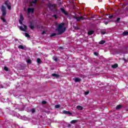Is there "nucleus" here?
I'll list each match as a JSON object with an SVG mask.
<instances>
[{
  "mask_svg": "<svg viewBox=\"0 0 128 128\" xmlns=\"http://www.w3.org/2000/svg\"><path fill=\"white\" fill-rule=\"evenodd\" d=\"M66 26V23H61L58 25V26L57 27V28L56 29V32H58V36H60V34H64V32H66V27H64Z\"/></svg>",
  "mask_w": 128,
  "mask_h": 128,
  "instance_id": "obj_1",
  "label": "nucleus"
},
{
  "mask_svg": "<svg viewBox=\"0 0 128 128\" xmlns=\"http://www.w3.org/2000/svg\"><path fill=\"white\" fill-rule=\"evenodd\" d=\"M24 16H22V14H20V18L19 20V23L20 24H22L24 28H22V26H20L19 27V28L20 30H22V32H26V30H28V26L26 25H24V24H22V21H24Z\"/></svg>",
  "mask_w": 128,
  "mask_h": 128,
  "instance_id": "obj_2",
  "label": "nucleus"
},
{
  "mask_svg": "<svg viewBox=\"0 0 128 128\" xmlns=\"http://www.w3.org/2000/svg\"><path fill=\"white\" fill-rule=\"evenodd\" d=\"M1 11L2 12V16H6V7L4 6H2Z\"/></svg>",
  "mask_w": 128,
  "mask_h": 128,
  "instance_id": "obj_3",
  "label": "nucleus"
},
{
  "mask_svg": "<svg viewBox=\"0 0 128 128\" xmlns=\"http://www.w3.org/2000/svg\"><path fill=\"white\" fill-rule=\"evenodd\" d=\"M56 4H48V8L50 10H54L56 8Z\"/></svg>",
  "mask_w": 128,
  "mask_h": 128,
  "instance_id": "obj_4",
  "label": "nucleus"
},
{
  "mask_svg": "<svg viewBox=\"0 0 128 128\" xmlns=\"http://www.w3.org/2000/svg\"><path fill=\"white\" fill-rule=\"evenodd\" d=\"M4 4L6 6L8 9L10 10H12V6H10L11 3L10 1H6Z\"/></svg>",
  "mask_w": 128,
  "mask_h": 128,
  "instance_id": "obj_5",
  "label": "nucleus"
},
{
  "mask_svg": "<svg viewBox=\"0 0 128 128\" xmlns=\"http://www.w3.org/2000/svg\"><path fill=\"white\" fill-rule=\"evenodd\" d=\"M77 22H80V20H84V18L83 16H81L80 17H76V18Z\"/></svg>",
  "mask_w": 128,
  "mask_h": 128,
  "instance_id": "obj_6",
  "label": "nucleus"
},
{
  "mask_svg": "<svg viewBox=\"0 0 128 128\" xmlns=\"http://www.w3.org/2000/svg\"><path fill=\"white\" fill-rule=\"evenodd\" d=\"M60 10H61L62 14H65V16H68V12H66V10L64 9V8H60Z\"/></svg>",
  "mask_w": 128,
  "mask_h": 128,
  "instance_id": "obj_7",
  "label": "nucleus"
},
{
  "mask_svg": "<svg viewBox=\"0 0 128 128\" xmlns=\"http://www.w3.org/2000/svg\"><path fill=\"white\" fill-rule=\"evenodd\" d=\"M34 10L32 8H28V12H32V14H34Z\"/></svg>",
  "mask_w": 128,
  "mask_h": 128,
  "instance_id": "obj_8",
  "label": "nucleus"
},
{
  "mask_svg": "<svg viewBox=\"0 0 128 128\" xmlns=\"http://www.w3.org/2000/svg\"><path fill=\"white\" fill-rule=\"evenodd\" d=\"M75 82H78L82 80L80 78H77L73 79Z\"/></svg>",
  "mask_w": 128,
  "mask_h": 128,
  "instance_id": "obj_9",
  "label": "nucleus"
},
{
  "mask_svg": "<svg viewBox=\"0 0 128 128\" xmlns=\"http://www.w3.org/2000/svg\"><path fill=\"white\" fill-rule=\"evenodd\" d=\"M30 24L29 25V28L31 30H34V25H32V22H30Z\"/></svg>",
  "mask_w": 128,
  "mask_h": 128,
  "instance_id": "obj_10",
  "label": "nucleus"
},
{
  "mask_svg": "<svg viewBox=\"0 0 128 128\" xmlns=\"http://www.w3.org/2000/svg\"><path fill=\"white\" fill-rule=\"evenodd\" d=\"M63 114H70V115L72 114V112H70L68 111H66V110H64L63 111Z\"/></svg>",
  "mask_w": 128,
  "mask_h": 128,
  "instance_id": "obj_11",
  "label": "nucleus"
},
{
  "mask_svg": "<svg viewBox=\"0 0 128 128\" xmlns=\"http://www.w3.org/2000/svg\"><path fill=\"white\" fill-rule=\"evenodd\" d=\"M52 76H54V78H60V75L56 74H52Z\"/></svg>",
  "mask_w": 128,
  "mask_h": 128,
  "instance_id": "obj_12",
  "label": "nucleus"
},
{
  "mask_svg": "<svg viewBox=\"0 0 128 128\" xmlns=\"http://www.w3.org/2000/svg\"><path fill=\"white\" fill-rule=\"evenodd\" d=\"M118 66V65L116 64L112 65V68H116Z\"/></svg>",
  "mask_w": 128,
  "mask_h": 128,
  "instance_id": "obj_13",
  "label": "nucleus"
},
{
  "mask_svg": "<svg viewBox=\"0 0 128 128\" xmlns=\"http://www.w3.org/2000/svg\"><path fill=\"white\" fill-rule=\"evenodd\" d=\"M94 30L88 31V34L89 36H92V34H94Z\"/></svg>",
  "mask_w": 128,
  "mask_h": 128,
  "instance_id": "obj_14",
  "label": "nucleus"
},
{
  "mask_svg": "<svg viewBox=\"0 0 128 128\" xmlns=\"http://www.w3.org/2000/svg\"><path fill=\"white\" fill-rule=\"evenodd\" d=\"M76 108H77L78 110H82L84 108H83L82 106H76Z\"/></svg>",
  "mask_w": 128,
  "mask_h": 128,
  "instance_id": "obj_15",
  "label": "nucleus"
},
{
  "mask_svg": "<svg viewBox=\"0 0 128 128\" xmlns=\"http://www.w3.org/2000/svg\"><path fill=\"white\" fill-rule=\"evenodd\" d=\"M122 105H118L116 106V110H120V108H122Z\"/></svg>",
  "mask_w": 128,
  "mask_h": 128,
  "instance_id": "obj_16",
  "label": "nucleus"
},
{
  "mask_svg": "<svg viewBox=\"0 0 128 128\" xmlns=\"http://www.w3.org/2000/svg\"><path fill=\"white\" fill-rule=\"evenodd\" d=\"M120 18H118L117 19L115 20V22H117L118 24H120Z\"/></svg>",
  "mask_w": 128,
  "mask_h": 128,
  "instance_id": "obj_17",
  "label": "nucleus"
},
{
  "mask_svg": "<svg viewBox=\"0 0 128 128\" xmlns=\"http://www.w3.org/2000/svg\"><path fill=\"white\" fill-rule=\"evenodd\" d=\"M105 42H106L105 40H102L98 42V44H105Z\"/></svg>",
  "mask_w": 128,
  "mask_h": 128,
  "instance_id": "obj_18",
  "label": "nucleus"
},
{
  "mask_svg": "<svg viewBox=\"0 0 128 128\" xmlns=\"http://www.w3.org/2000/svg\"><path fill=\"white\" fill-rule=\"evenodd\" d=\"M38 2V0H32L31 2H30V4H36Z\"/></svg>",
  "mask_w": 128,
  "mask_h": 128,
  "instance_id": "obj_19",
  "label": "nucleus"
},
{
  "mask_svg": "<svg viewBox=\"0 0 128 128\" xmlns=\"http://www.w3.org/2000/svg\"><path fill=\"white\" fill-rule=\"evenodd\" d=\"M37 62L38 64H42V60H40V58H37Z\"/></svg>",
  "mask_w": 128,
  "mask_h": 128,
  "instance_id": "obj_20",
  "label": "nucleus"
},
{
  "mask_svg": "<svg viewBox=\"0 0 128 128\" xmlns=\"http://www.w3.org/2000/svg\"><path fill=\"white\" fill-rule=\"evenodd\" d=\"M27 64H32V60L28 59L26 60Z\"/></svg>",
  "mask_w": 128,
  "mask_h": 128,
  "instance_id": "obj_21",
  "label": "nucleus"
},
{
  "mask_svg": "<svg viewBox=\"0 0 128 128\" xmlns=\"http://www.w3.org/2000/svg\"><path fill=\"white\" fill-rule=\"evenodd\" d=\"M18 48H20L21 50H24V46H22V45H20L18 46Z\"/></svg>",
  "mask_w": 128,
  "mask_h": 128,
  "instance_id": "obj_22",
  "label": "nucleus"
},
{
  "mask_svg": "<svg viewBox=\"0 0 128 128\" xmlns=\"http://www.w3.org/2000/svg\"><path fill=\"white\" fill-rule=\"evenodd\" d=\"M122 34L124 36H128V32H124L123 33H122Z\"/></svg>",
  "mask_w": 128,
  "mask_h": 128,
  "instance_id": "obj_23",
  "label": "nucleus"
},
{
  "mask_svg": "<svg viewBox=\"0 0 128 128\" xmlns=\"http://www.w3.org/2000/svg\"><path fill=\"white\" fill-rule=\"evenodd\" d=\"M25 36H26V38H30V36L28 33H25Z\"/></svg>",
  "mask_w": 128,
  "mask_h": 128,
  "instance_id": "obj_24",
  "label": "nucleus"
},
{
  "mask_svg": "<svg viewBox=\"0 0 128 128\" xmlns=\"http://www.w3.org/2000/svg\"><path fill=\"white\" fill-rule=\"evenodd\" d=\"M31 112H32V114L36 112V109H34V108L31 109Z\"/></svg>",
  "mask_w": 128,
  "mask_h": 128,
  "instance_id": "obj_25",
  "label": "nucleus"
},
{
  "mask_svg": "<svg viewBox=\"0 0 128 128\" xmlns=\"http://www.w3.org/2000/svg\"><path fill=\"white\" fill-rule=\"evenodd\" d=\"M60 108V105L57 104V105L55 106V108Z\"/></svg>",
  "mask_w": 128,
  "mask_h": 128,
  "instance_id": "obj_26",
  "label": "nucleus"
},
{
  "mask_svg": "<svg viewBox=\"0 0 128 128\" xmlns=\"http://www.w3.org/2000/svg\"><path fill=\"white\" fill-rule=\"evenodd\" d=\"M53 60H55V62H58V58L56 57V56H54L53 57Z\"/></svg>",
  "mask_w": 128,
  "mask_h": 128,
  "instance_id": "obj_27",
  "label": "nucleus"
},
{
  "mask_svg": "<svg viewBox=\"0 0 128 128\" xmlns=\"http://www.w3.org/2000/svg\"><path fill=\"white\" fill-rule=\"evenodd\" d=\"M4 70H6V72H8V68L6 66L4 67Z\"/></svg>",
  "mask_w": 128,
  "mask_h": 128,
  "instance_id": "obj_28",
  "label": "nucleus"
},
{
  "mask_svg": "<svg viewBox=\"0 0 128 128\" xmlns=\"http://www.w3.org/2000/svg\"><path fill=\"white\" fill-rule=\"evenodd\" d=\"M76 120H72V121L70 122V124H76Z\"/></svg>",
  "mask_w": 128,
  "mask_h": 128,
  "instance_id": "obj_29",
  "label": "nucleus"
},
{
  "mask_svg": "<svg viewBox=\"0 0 128 128\" xmlns=\"http://www.w3.org/2000/svg\"><path fill=\"white\" fill-rule=\"evenodd\" d=\"M56 36V33H53V34H52L50 36L52 38V36Z\"/></svg>",
  "mask_w": 128,
  "mask_h": 128,
  "instance_id": "obj_30",
  "label": "nucleus"
},
{
  "mask_svg": "<svg viewBox=\"0 0 128 128\" xmlns=\"http://www.w3.org/2000/svg\"><path fill=\"white\" fill-rule=\"evenodd\" d=\"M1 20H2L3 22H6V20L4 18H1Z\"/></svg>",
  "mask_w": 128,
  "mask_h": 128,
  "instance_id": "obj_31",
  "label": "nucleus"
},
{
  "mask_svg": "<svg viewBox=\"0 0 128 128\" xmlns=\"http://www.w3.org/2000/svg\"><path fill=\"white\" fill-rule=\"evenodd\" d=\"M52 17L54 18L55 20H58V16H56V14L55 15H52Z\"/></svg>",
  "mask_w": 128,
  "mask_h": 128,
  "instance_id": "obj_32",
  "label": "nucleus"
},
{
  "mask_svg": "<svg viewBox=\"0 0 128 128\" xmlns=\"http://www.w3.org/2000/svg\"><path fill=\"white\" fill-rule=\"evenodd\" d=\"M90 94V91H88V92H85V95L86 96H87V94Z\"/></svg>",
  "mask_w": 128,
  "mask_h": 128,
  "instance_id": "obj_33",
  "label": "nucleus"
},
{
  "mask_svg": "<svg viewBox=\"0 0 128 128\" xmlns=\"http://www.w3.org/2000/svg\"><path fill=\"white\" fill-rule=\"evenodd\" d=\"M106 32H104V31H102L101 32V34H106Z\"/></svg>",
  "mask_w": 128,
  "mask_h": 128,
  "instance_id": "obj_34",
  "label": "nucleus"
},
{
  "mask_svg": "<svg viewBox=\"0 0 128 128\" xmlns=\"http://www.w3.org/2000/svg\"><path fill=\"white\" fill-rule=\"evenodd\" d=\"M42 104H46V101H42Z\"/></svg>",
  "mask_w": 128,
  "mask_h": 128,
  "instance_id": "obj_35",
  "label": "nucleus"
},
{
  "mask_svg": "<svg viewBox=\"0 0 128 128\" xmlns=\"http://www.w3.org/2000/svg\"><path fill=\"white\" fill-rule=\"evenodd\" d=\"M112 18H114V16H112V15L108 16V18H110V19Z\"/></svg>",
  "mask_w": 128,
  "mask_h": 128,
  "instance_id": "obj_36",
  "label": "nucleus"
},
{
  "mask_svg": "<svg viewBox=\"0 0 128 128\" xmlns=\"http://www.w3.org/2000/svg\"><path fill=\"white\" fill-rule=\"evenodd\" d=\"M94 56H98V53L96 52H94Z\"/></svg>",
  "mask_w": 128,
  "mask_h": 128,
  "instance_id": "obj_37",
  "label": "nucleus"
},
{
  "mask_svg": "<svg viewBox=\"0 0 128 128\" xmlns=\"http://www.w3.org/2000/svg\"><path fill=\"white\" fill-rule=\"evenodd\" d=\"M122 60L125 62H126V58H123Z\"/></svg>",
  "mask_w": 128,
  "mask_h": 128,
  "instance_id": "obj_38",
  "label": "nucleus"
},
{
  "mask_svg": "<svg viewBox=\"0 0 128 128\" xmlns=\"http://www.w3.org/2000/svg\"><path fill=\"white\" fill-rule=\"evenodd\" d=\"M68 128H70V127L72 126V124H68Z\"/></svg>",
  "mask_w": 128,
  "mask_h": 128,
  "instance_id": "obj_39",
  "label": "nucleus"
},
{
  "mask_svg": "<svg viewBox=\"0 0 128 128\" xmlns=\"http://www.w3.org/2000/svg\"><path fill=\"white\" fill-rule=\"evenodd\" d=\"M44 34H46V32H42V34L44 35Z\"/></svg>",
  "mask_w": 128,
  "mask_h": 128,
  "instance_id": "obj_40",
  "label": "nucleus"
},
{
  "mask_svg": "<svg viewBox=\"0 0 128 128\" xmlns=\"http://www.w3.org/2000/svg\"><path fill=\"white\" fill-rule=\"evenodd\" d=\"M104 24H108V22H104Z\"/></svg>",
  "mask_w": 128,
  "mask_h": 128,
  "instance_id": "obj_41",
  "label": "nucleus"
},
{
  "mask_svg": "<svg viewBox=\"0 0 128 128\" xmlns=\"http://www.w3.org/2000/svg\"><path fill=\"white\" fill-rule=\"evenodd\" d=\"M59 48H60V50H62V47H60Z\"/></svg>",
  "mask_w": 128,
  "mask_h": 128,
  "instance_id": "obj_42",
  "label": "nucleus"
},
{
  "mask_svg": "<svg viewBox=\"0 0 128 128\" xmlns=\"http://www.w3.org/2000/svg\"><path fill=\"white\" fill-rule=\"evenodd\" d=\"M58 0V1L59 4H60V0Z\"/></svg>",
  "mask_w": 128,
  "mask_h": 128,
  "instance_id": "obj_43",
  "label": "nucleus"
},
{
  "mask_svg": "<svg viewBox=\"0 0 128 128\" xmlns=\"http://www.w3.org/2000/svg\"><path fill=\"white\" fill-rule=\"evenodd\" d=\"M73 8H76V6H74Z\"/></svg>",
  "mask_w": 128,
  "mask_h": 128,
  "instance_id": "obj_44",
  "label": "nucleus"
},
{
  "mask_svg": "<svg viewBox=\"0 0 128 128\" xmlns=\"http://www.w3.org/2000/svg\"><path fill=\"white\" fill-rule=\"evenodd\" d=\"M76 30H78V28H76Z\"/></svg>",
  "mask_w": 128,
  "mask_h": 128,
  "instance_id": "obj_45",
  "label": "nucleus"
},
{
  "mask_svg": "<svg viewBox=\"0 0 128 128\" xmlns=\"http://www.w3.org/2000/svg\"><path fill=\"white\" fill-rule=\"evenodd\" d=\"M126 10L128 11V8H126Z\"/></svg>",
  "mask_w": 128,
  "mask_h": 128,
  "instance_id": "obj_46",
  "label": "nucleus"
}]
</instances>
